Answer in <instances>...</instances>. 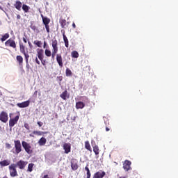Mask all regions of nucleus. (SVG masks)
<instances>
[{
  "instance_id": "nucleus-22",
  "label": "nucleus",
  "mask_w": 178,
  "mask_h": 178,
  "mask_svg": "<svg viewBox=\"0 0 178 178\" xmlns=\"http://www.w3.org/2000/svg\"><path fill=\"white\" fill-rule=\"evenodd\" d=\"M63 37L66 48H69V40H67V37H66V35H65V32L63 34Z\"/></svg>"
},
{
  "instance_id": "nucleus-14",
  "label": "nucleus",
  "mask_w": 178,
  "mask_h": 178,
  "mask_svg": "<svg viewBox=\"0 0 178 178\" xmlns=\"http://www.w3.org/2000/svg\"><path fill=\"white\" fill-rule=\"evenodd\" d=\"M29 105H30V100H27L22 103L17 104V106H18V108H27V106H29Z\"/></svg>"
},
{
  "instance_id": "nucleus-20",
  "label": "nucleus",
  "mask_w": 178,
  "mask_h": 178,
  "mask_svg": "<svg viewBox=\"0 0 178 178\" xmlns=\"http://www.w3.org/2000/svg\"><path fill=\"white\" fill-rule=\"evenodd\" d=\"M85 148L90 152H92V149H91V145H90V142L88 140H86L85 142Z\"/></svg>"
},
{
  "instance_id": "nucleus-26",
  "label": "nucleus",
  "mask_w": 178,
  "mask_h": 178,
  "mask_svg": "<svg viewBox=\"0 0 178 178\" xmlns=\"http://www.w3.org/2000/svg\"><path fill=\"white\" fill-rule=\"evenodd\" d=\"M19 49H20V52L23 54V55H26V48L24 45H23V44H19Z\"/></svg>"
},
{
  "instance_id": "nucleus-25",
  "label": "nucleus",
  "mask_w": 178,
  "mask_h": 178,
  "mask_svg": "<svg viewBox=\"0 0 178 178\" xmlns=\"http://www.w3.org/2000/svg\"><path fill=\"white\" fill-rule=\"evenodd\" d=\"M66 19H60V24L63 29H65V27H67V25L66 24Z\"/></svg>"
},
{
  "instance_id": "nucleus-39",
  "label": "nucleus",
  "mask_w": 178,
  "mask_h": 178,
  "mask_svg": "<svg viewBox=\"0 0 178 178\" xmlns=\"http://www.w3.org/2000/svg\"><path fill=\"white\" fill-rule=\"evenodd\" d=\"M118 176L119 178H127V177H129V175H127V174H126L125 175H121V176L118 175Z\"/></svg>"
},
{
  "instance_id": "nucleus-32",
  "label": "nucleus",
  "mask_w": 178,
  "mask_h": 178,
  "mask_svg": "<svg viewBox=\"0 0 178 178\" xmlns=\"http://www.w3.org/2000/svg\"><path fill=\"white\" fill-rule=\"evenodd\" d=\"M71 56L72 58H78L79 57V52L77 51H73L71 53Z\"/></svg>"
},
{
  "instance_id": "nucleus-8",
  "label": "nucleus",
  "mask_w": 178,
  "mask_h": 178,
  "mask_svg": "<svg viewBox=\"0 0 178 178\" xmlns=\"http://www.w3.org/2000/svg\"><path fill=\"white\" fill-rule=\"evenodd\" d=\"M6 47H10V48L16 49V42L15 40L10 38L5 42Z\"/></svg>"
},
{
  "instance_id": "nucleus-33",
  "label": "nucleus",
  "mask_w": 178,
  "mask_h": 178,
  "mask_svg": "<svg viewBox=\"0 0 178 178\" xmlns=\"http://www.w3.org/2000/svg\"><path fill=\"white\" fill-rule=\"evenodd\" d=\"M44 54H45L46 56L49 58V57H51L52 53L51 52V50L46 49Z\"/></svg>"
},
{
  "instance_id": "nucleus-31",
  "label": "nucleus",
  "mask_w": 178,
  "mask_h": 178,
  "mask_svg": "<svg viewBox=\"0 0 178 178\" xmlns=\"http://www.w3.org/2000/svg\"><path fill=\"white\" fill-rule=\"evenodd\" d=\"M65 74H66L67 77L72 76V70H70V69H69V68H67L66 71H65Z\"/></svg>"
},
{
  "instance_id": "nucleus-41",
  "label": "nucleus",
  "mask_w": 178,
  "mask_h": 178,
  "mask_svg": "<svg viewBox=\"0 0 178 178\" xmlns=\"http://www.w3.org/2000/svg\"><path fill=\"white\" fill-rule=\"evenodd\" d=\"M26 63V67L27 70H30V64H29V62Z\"/></svg>"
},
{
  "instance_id": "nucleus-5",
  "label": "nucleus",
  "mask_w": 178,
  "mask_h": 178,
  "mask_svg": "<svg viewBox=\"0 0 178 178\" xmlns=\"http://www.w3.org/2000/svg\"><path fill=\"white\" fill-rule=\"evenodd\" d=\"M19 118H20V113H18V115H16L14 118H10L9 120V127H13L15 124H17V122H19Z\"/></svg>"
},
{
  "instance_id": "nucleus-1",
  "label": "nucleus",
  "mask_w": 178,
  "mask_h": 178,
  "mask_svg": "<svg viewBox=\"0 0 178 178\" xmlns=\"http://www.w3.org/2000/svg\"><path fill=\"white\" fill-rule=\"evenodd\" d=\"M51 45L53 48L51 58L52 59H55V55L58 54V40L56 39L52 40Z\"/></svg>"
},
{
  "instance_id": "nucleus-40",
  "label": "nucleus",
  "mask_w": 178,
  "mask_h": 178,
  "mask_svg": "<svg viewBox=\"0 0 178 178\" xmlns=\"http://www.w3.org/2000/svg\"><path fill=\"white\" fill-rule=\"evenodd\" d=\"M24 127L26 129V130H30V125H29V124H24Z\"/></svg>"
},
{
  "instance_id": "nucleus-46",
  "label": "nucleus",
  "mask_w": 178,
  "mask_h": 178,
  "mask_svg": "<svg viewBox=\"0 0 178 178\" xmlns=\"http://www.w3.org/2000/svg\"><path fill=\"white\" fill-rule=\"evenodd\" d=\"M72 27L73 29H76V24L74 22L72 23Z\"/></svg>"
},
{
  "instance_id": "nucleus-7",
  "label": "nucleus",
  "mask_w": 178,
  "mask_h": 178,
  "mask_svg": "<svg viewBox=\"0 0 178 178\" xmlns=\"http://www.w3.org/2000/svg\"><path fill=\"white\" fill-rule=\"evenodd\" d=\"M14 145L16 154H20V152H22V143H20V140H14Z\"/></svg>"
},
{
  "instance_id": "nucleus-13",
  "label": "nucleus",
  "mask_w": 178,
  "mask_h": 178,
  "mask_svg": "<svg viewBox=\"0 0 178 178\" xmlns=\"http://www.w3.org/2000/svg\"><path fill=\"white\" fill-rule=\"evenodd\" d=\"M56 61L58 64V66L63 67V58H62L61 54H56Z\"/></svg>"
},
{
  "instance_id": "nucleus-37",
  "label": "nucleus",
  "mask_w": 178,
  "mask_h": 178,
  "mask_svg": "<svg viewBox=\"0 0 178 178\" xmlns=\"http://www.w3.org/2000/svg\"><path fill=\"white\" fill-rule=\"evenodd\" d=\"M24 55L25 57L26 63H27L29 62V58H30V55L27 54L26 53H25Z\"/></svg>"
},
{
  "instance_id": "nucleus-10",
  "label": "nucleus",
  "mask_w": 178,
  "mask_h": 178,
  "mask_svg": "<svg viewBox=\"0 0 178 178\" xmlns=\"http://www.w3.org/2000/svg\"><path fill=\"white\" fill-rule=\"evenodd\" d=\"M106 175V172H105V171L100 170L94 174L93 178H104Z\"/></svg>"
},
{
  "instance_id": "nucleus-19",
  "label": "nucleus",
  "mask_w": 178,
  "mask_h": 178,
  "mask_svg": "<svg viewBox=\"0 0 178 178\" xmlns=\"http://www.w3.org/2000/svg\"><path fill=\"white\" fill-rule=\"evenodd\" d=\"M42 23L43 24H49L51 23V19L47 17H44V15H42Z\"/></svg>"
},
{
  "instance_id": "nucleus-42",
  "label": "nucleus",
  "mask_w": 178,
  "mask_h": 178,
  "mask_svg": "<svg viewBox=\"0 0 178 178\" xmlns=\"http://www.w3.org/2000/svg\"><path fill=\"white\" fill-rule=\"evenodd\" d=\"M35 63H36L38 65H40V60H38V58H36L35 59Z\"/></svg>"
},
{
  "instance_id": "nucleus-9",
  "label": "nucleus",
  "mask_w": 178,
  "mask_h": 178,
  "mask_svg": "<svg viewBox=\"0 0 178 178\" xmlns=\"http://www.w3.org/2000/svg\"><path fill=\"white\" fill-rule=\"evenodd\" d=\"M27 163H29L27 161H24L23 160H19L15 164L16 168H19V169L23 170L26 166H27Z\"/></svg>"
},
{
  "instance_id": "nucleus-29",
  "label": "nucleus",
  "mask_w": 178,
  "mask_h": 178,
  "mask_svg": "<svg viewBox=\"0 0 178 178\" xmlns=\"http://www.w3.org/2000/svg\"><path fill=\"white\" fill-rule=\"evenodd\" d=\"M93 152H95V155H99V147H98V145H95L93 147Z\"/></svg>"
},
{
  "instance_id": "nucleus-16",
  "label": "nucleus",
  "mask_w": 178,
  "mask_h": 178,
  "mask_svg": "<svg viewBox=\"0 0 178 178\" xmlns=\"http://www.w3.org/2000/svg\"><path fill=\"white\" fill-rule=\"evenodd\" d=\"M86 106V104L83 102H78L76 103V109H83Z\"/></svg>"
},
{
  "instance_id": "nucleus-27",
  "label": "nucleus",
  "mask_w": 178,
  "mask_h": 178,
  "mask_svg": "<svg viewBox=\"0 0 178 178\" xmlns=\"http://www.w3.org/2000/svg\"><path fill=\"white\" fill-rule=\"evenodd\" d=\"M22 10H24L25 13H29V10H30V7L26 4H23Z\"/></svg>"
},
{
  "instance_id": "nucleus-18",
  "label": "nucleus",
  "mask_w": 178,
  "mask_h": 178,
  "mask_svg": "<svg viewBox=\"0 0 178 178\" xmlns=\"http://www.w3.org/2000/svg\"><path fill=\"white\" fill-rule=\"evenodd\" d=\"M22 3H21L20 1H17L14 4V6L17 10H22Z\"/></svg>"
},
{
  "instance_id": "nucleus-51",
  "label": "nucleus",
  "mask_w": 178,
  "mask_h": 178,
  "mask_svg": "<svg viewBox=\"0 0 178 178\" xmlns=\"http://www.w3.org/2000/svg\"><path fill=\"white\" fill-rule=\"evenodd\" d=\"M60 81H62V79H60Z\"/></svg>"
},
{
  "instance_id": "nucleus-45",
  "label": "nucleus",
  "mask_w": 178,
  "mask_h": 178,
  "mask_svg": "<svg viewBox=\"0 0 178 178\" xmlns=\"http://www.w3.org/2000/svg\"><path fill=\"white\" fill-rule=\"evenodd\" d=\"M23 41L24 42H25V44H27V40L26 39V38H23Z\"/></svg>"
},
{
  "instance_id": "nucleus-52",
  "label": "nucleus",
  "mask_w": 178,
  "mask_h": 178,
  "mask_svg": "<svg viewBox=\"0 0 178 178\" xmlns=\"http://www.w3.org/2000/svg\"><path fill=\"white\" fill-rule=\"evenodd\" d=\"M31 137H33V136L30 135Z\"/></svg>"
},
{
  "instance_id": "nucleus-43",
  "label": "nucleus",
  "mask_w": 178,
  "mask_h": 178,
  "mask_svg": "<svg viewBox=\"0 0 178 178\" xmlns=\"http://www.w3.org/2000/svg\"><path fill=\"white\" fill-rule=\"evenodd\" d=\"M38 124L39 127H42L43 123L39 121V122H38Z\"/></svg>"
},
{
  "instance_id": "nucleus-50",
  "label": "nucleus",
  "mask_w": 178,
  "mask_h": 178,
  "mask_svg": "<svg viewBox=\"0 0 178 178\" xmlns=\"http://www.w3.org/2000/svg\"><path fill=\"white\" fill-rule=\"evenodd\" d=\"M37 92H38L37 90H36V91H35V94H37Z\"/></svg>"
},
{
  "instance_id": "nucleus-17",
  "label": "nucleus",
  "mask_w": 178,
  "mask_h": 178,
  "mask_svg": "<svg viewBox=\"0 0 178 178\" xmlns=\"http://www.w3.org/2000/svg\"><path fill=\"white\" fill-rule=\"evenodd\" d=\"M38 144L40 147H42L47 144V138L44 137H42L39 140H38Z\"/></svg>"
},
{
  "instance_id": "nucleus-12",
  "label": "nucleus",
  "mask_w": 178,
  "mask_h": 178,
  "mask_svg": "<svg viewBox=\"0 0 178 178\" xmlns=\"http://www.w3.org/2000/svg\"><path fill=\"white\" fill-rule=\"evenodd\" d=\"M131 161L129 160H126L123 164V169L126 170V172H129L130 169H131Z\"/></svg>"
},
{
  "instance_id": "nucleus-6",
  "label": "nucleus",
  "mask_w": 178,
  "mask_h": 178,
  "mask_svg": "<svg viewBox=\"0 0 178 178\" xmlns=\"http://www.w3.org/2000/svg\"><path fill=\"white\" fill-rule=\"evenodd\" d=\"M8 120H9L8 113H6V111H1L0 113V121L3 123H8Z\"/></svg>"
},
{
  "instance_id": "nucleus-35",
  "label": "nucleus",
  "mask_w": 178,
  "mask_h": 178,
  "mask_svg": "<svg viewBox=\"0 0 178 178\" xmlns=\"http://www.w3.org/2000/svg\"><path fill=\"white\" fill-rule=\"evenodd\" d=\"M44 27L46 29V31L48 34H49V33H51V29L49 28V24H44Z\"/></svg>"
},
{
  "instance_id": "nucleus-23",
  "label": "nucleus",
  "mask_w": 178,
  "mask_h": 178,
  "mask_svg": "<svg viewBox=\"0 0 178 178\" xmlns=\"http://www.w3.org/2000/svg\"><path fill=\"white\" fill-rule=\"evenodd\" d=\"M71 168L72 170H77L79 169V165L77 163H74V161H71Z\"/></svg>"
},
{
  "instance_id": "nucleus-28",
  "label": "nucleus",
  "mask_w": 178,
  "mask_h": 178,
  "mask_svg": "<svg viewBox=\"0 0 178 178\" xmlns=\"http://www.w3.org/2000/svg\"><path fill=\"white\" fill-rule=\"evenodd\" d=\"M60 98L63 99L64 101H66V98L67 97V90H65L63 92V94L60 95Z\"/></svg>"
},
{
  "instance_id": "nucleus-34",
  "label": "nucleus",
  "mask_w": 178,
  "mask_h": 178,
  "mask_svg": "<svg viewBox=\"0 0 178 178\" xmlns=\"http://www.w3.org/2000/svg\"><path fill=\"white\" fill-rule=\"evenodd\" d=\"M33 168H34V163H29L28 165V172H33Z\"/></svg>"
},
{
  "instance_id": "nucleus-49",
  "label": "nucleus",
  "mask_w": 178,
  "mask_h": 178,
  "mask_svg": "<svg viewBox=\"0 0 178 178\" xmlns=\"http://www.w3.org/2000/svg\"><path fill=\"white\" fill-rule=\"evenodd\" d=\"M28 44H29V47H30L31 48L33 47V45L31 44V42H28Z\"/></svg>"
},
{
  "instance_id": "nucleus-38",
  "label": "nucleus",
  "mask_w": 178,
  "mask_h": 178,
  "mask_svg": "<svg viewBox=\"0 0 178 178\" xmlns=\"http://www.w3.org/2000/svg\"><path fill=\"white\" fill-rule=\"evenodd\" d=\"M6 148H7V149H10V148H12V145L10 143H6Z\"/></svg>"
},
{
  "instance_id": "nucleus-30",
  "label": "nucleus",
  "mask_w": 178,
  "mask_h": 178,
  "mask_svg": "<svg viewBox=\"0 0 178 178\" xmlns=\"http://www.w3.org/2000/svg\"><path fill=\"white\" fill-rule=\"evenodd\" d=\"M33 44L35 45H37V47H38L39 48H41L42 45V42L40 40H35L33 42Z\"/></svg>"
},
{
  "instance_id": "nucleus-44",
  "label": "nucleus",
  "mask_w": 178,
  "mask_h": 178,
  "mask_svg": "<svg viewBox=\"0 0 178 178\" xmlns=\"http://www.w3.org/2000/svg\"><path fill=\"white\" fill-rule=\"evenodd\" d=\"M17 19L19 20L20 19H22V16H20V15H17Z\"/></svg>"
},
{
  "instance_id": "nucleus-24",
  "label": "nucleus",
  "mask_w": 178,
  "mask_h": 178,
  "mask_svg": "<svg viewBox=\"0 0 178 178\" xmlns=\"http://www.w3.org/2000/svg\"><path fill=\"white\" fill-rule=\"evenodd\" d=\"M9 33H5L4 35H1V38L0 39V40L1 42H3L4 41H6L8 38H9Z\"/></svg>"
},
{
  "instance_id": "nucleus-36",
  "label": "nucleus",
  "mask_w": 178,
  "mask_h": 178,
  "mask_svg": "<svg viewBox=\"0 0 178 178\" xmlns=\"http://www.w3.org/2000/svg\"><path fill=\"white\" fill-rule=\"evenodd\" d=\"M33 134H35V136H42V132H41L40 131H33Z\"/></svg>"
},
{
  "instance_id": "nucleus-21",
  "label": "nucleus",
  "mask_w": 178,
  "mask_h": 178,
  "mask_svg": "<svg viewBox=\"0 0 178 178\" xmlns=\"http://www.w3.org/2000/svg\"><path fill=\"white\" fill-rule=\"evenodd\" d=\"M16 59L19 66H23V57L22 56H17Z\"/></svg>"
},
{
  "instance_id": "nucleus-15",
  "label": "nucleus",
  "mask_w": 178,
  "mask_h": 178,
  "mask_svg": "<svg viewBox=\"0 0 178 178\" xmlns=\"http://www.w3.org/2000/svg\"><path fill=\"white\" fill-rule=\"evenodd\" d=\"M10 165V160L5 159L0 161V168H5V166H9Z\"/></svg>"
},
{
  "instance_id": "nucleus-48",
  "label": "nucleus",
  "mask_w": 178,
  "mask_h": 178,
  "mask_svg": "<svg viewBox=\"0 0 178 178\" xmlns=\"http://www.w3.org/2000/svg\"><path fill=\"white\" fill-rule=\"evenodd\" d=\"M111 130V129H109V127H106V131H109Z\"/></svg>"
},
{
  "instance_id": "nucleus-4",
  "label": "nucleus",
  "mask_w": 178,
  "mask_h": 178,
  "mask_svg": "<svg viewBox=\"0 0 178 178\" xmlns=\"http://www.w3.org/2000/svg\"><path fill=\"white\" fill-rule=\"evenodd\" d=\"M22 145L27 154H33V149H31V145L30 143L26 141H22Z\"/></svg>"
},
{
  "instance_id": "nucleus-11",
  "label": "nucleus",
  "mask_w": 178,
  "mask_h": 178,
  "mask_svg": "<svg viewBox=\"0 0 178 178\" xmlns=\"http://www.w3.org/2000/svg\"><path fill=\"white\" fill-rule=\"evenodd\" d=\"M63 148L65 151V154H69L72 151V145L70 143H64Z\"/></svg>"
},
{
  "instance_id": "nucleus-2",
  "label": "nucleus",
  "mask_w": 178,
  "mask_h": 178,
  "mask_svg": "<svg viewBox=\"0 0 178 178\" xmlns=\"http://www.w3.org/2000/svg\"><path fill=\"white\" fill-rule=\"evenodd\" d=\"M37 56L38 59L41 61L42 65L43 66H45V63H47V61L44 60V50L42 49H37Z\"/></svg>"
},
{
  "instance_id": "nucleus-3",
  "label": "nucleus",
  "mask_w": 178,
  "mask_h": 178,
  "mask_svg": "<svg viewBox=\"0 0 178 178\" xmlns=\"http://www.w3.org/2000/svg\"><path fill=\"white\" fill-rule=\"evenodd\" d=\"M16 164L12 163L10 165L8 166V169L10 170V175L11 177H16L18 176L17 170H16Z\"/></svg>"
},
{
  "instance_id": "nucleus-47",
  "label": "nucleus",
  "mask_w": 178,
  "mask_h": 178,
  "mask_svg": "<svg viewBox=\"0 0 178 178\" xmlns=\"http://www.w3.org/2000/svg\"><path fill=\"white\" fill-rule=\"evenodd\" d=\"M47 47V42H44L43 48H45Z\"/></svg>"
}]
</instances>
